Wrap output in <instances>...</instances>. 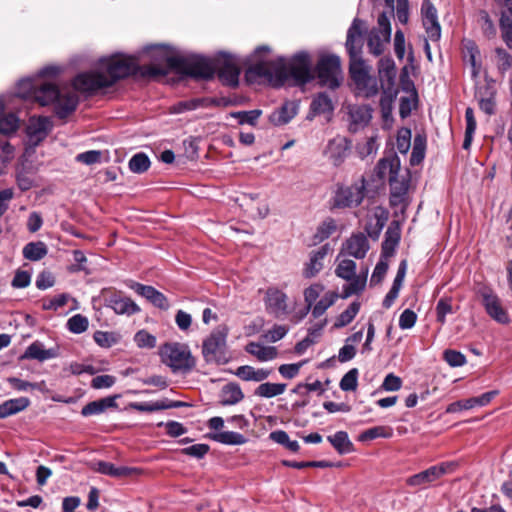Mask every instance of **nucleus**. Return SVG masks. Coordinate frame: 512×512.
<instances>
[{
	"label": "nucleus",
	"instance_id": "nucleus-1",
	"mask_svg": "<svg viewBox=\"0 0 512 512\" xmlns=\"http://www.w3.org/2000/svg\"><path fill=\"white\" fill-rule=\"evenodd\" d=\"M269 52L268 46H260L255 50L254 63L247 70L249 77L263 79L273 86H281L289 78L294 79L298 84H305L313 79L311 58L307 52L295 54L288 63L284 58L270 60L267 55L261 56L262 53Z\"/></svg>",
	"mask_w": 512,
	"mask_h": 512
},
{
	"label": "nucleus",
	"instance_id": "nucleus-2",
	"mask_svg": "<svg viewBox=\"0 0 512 512\" xmlns=\"http://www.w3.org/2000/svg\"><path fill=\"white\" fill-rule=\"evenodd\" d=\"M60 72L58 66H46L34 78L22 79L18 82L16 96L32 99L41 106L55 104V112L65 118L76 109L78 98L72 91L59 90L47 76H55Z\"/></svg>",
	"mask_w": 512,
	"mask_h": 512
},
{
	"label": "nucleus",
	"instance_id": "nucleus-3",
	"mask_svg": "<svg viewBox=\"0 0 512 512\" xmlns=\"http://www.w3.org/2000/svg\"><path fill=\"white\" fill-rule=\"evenodd\" d=\"M138 60L132 56L115 55L99 61L95 71L79 74L73 81L76 90L95 92L112 86L117 80L128 77L138 71Z\"/></svg>",
	"mask_w": 512,
	"mask_h": 512
},
{
	"label": "nucleus",
	"instance_id": "nucleus-4",
	"mask_svg": "<svg viewBox=\"0 0 512 512\" xmlns=\"http://www.w3.org/2000/svg\"><path fill=\"white\" fill-rule=\"evenodd\" d=\"M376 174L380 180L389 182L391 205L404 203L410 185V172L401 168L399 158L391 156L381 159L376 166Z\"/></svg>",
	"mask_w": 512,
	"mask_h": 512
},
{
	"label": "nucleus",
	"instance_id": "nucleus-5",
	"mask_svg": "<svg viewBox=\"0 0 512 512\" xmlns=\"http://www.w3.org/2000/svg\"><path fill=\"white\" fill-rule=\"evenodd\" d=\"M143 57L150 61L149 65H143L142 72L148 76H164L170 70H176L182 63L180 55H174L166 45H152L143 51Z\"/></svg>",
	"mask_w": 512,
	"mask_h": 512
},
{
	"label": "nucleus",
	"instance_id": "nucleus-6",
	"mask_svg": "<svg viewBox=\"0 0 512 512\" xmlns=\"http://www.w3.org/2000/svg\"><path fill=\"white\" fill-rule=\"evenodd\" d=\"M159 354L162 362L170 367L174 373H187L195 367V359L189 347L185 344L178 342L166 343L160 348Z\"/></svg>",
	"mask_w": 512,
	"mask_h": 512
},
{
	"label": "nucleus",
	"instance_id": "nucleus-7",
	"mask_svg": "<svg viewBox=\"0 0 512 512\" xmlns=\"http://www.w3.org/2000/svg\"><path fill=\"white\" fill-rule=\"evenodd\" d=\"M228 328L220 325L204 340L202 353L207 362H226L225 349Z\"/></svg>",
	"mask_w": 512,
	"mask_h": 512
},
{
	"label": "nucleus",
	"instance_id": "nucleus-8",
	"mask_svg": "<svg viewBox=\"0 0 512 512\" xmlns=\"http://www.w3.org/2000/svg\"><path fill=\"white\" fill-rule=\"evenodd\" d=\"M367 47L371 54L380 56L384 53L391 40V24L386 13H381L377 19V26L367 34Z\"/></svg>",
	"mask_w": 512,
	"mask_h": 512
},
{
	"label": "nucleus",
	"instance_id": "nucleus-9",
	"mask_svg": "<svg viewBox=\"0 0 512 512\" xmlns=\"http://www.w3.org/2000/svg\"><path fill=\"white\" fill-rule=\"evenodd\" d=\"M316 72L322 85L331 89L337 88L342 80L340 58L336 55L322 56L317 63Z\"/></svg>",
	"mask_w": 512,
	"mask_h": 512
},
{
	"label": "nucleus",
	"instance_id": "nucleus-10",
	"mask_svg": "<svg viewBox=\"0 0 512 512\" xmlns=\"http://www.w3.org/2000/svg\"><path fill=\"white\" fill-rule=\"evenodd\" d=\"M177 72L199 79H210L214 76L215 65L207 58L200 56H181Z\"/></svg>",
	"mask_w": 512,
	"mask_h": 512
},
{
	"label": "nucleus",
	"instance_id": "nucleus-11",
	"mask_svg": "<svg viewBox=\"0 0 512 512\" xmlns=\"http://www.w3.org/2000/svg\"><path fill=\"white\" fill-rule=\"evenodd\" d=\"M456 467L457 463L455 462H442L438 465L431 466L420 473L410 476L406 480V483L412 487L427 485L440 479L446 474L452 473Z\"/></svg>",
	"mask_w": 512,
	"mask_h": 512
},
{
	"label": "nucleus",
	"instance_id": "nucleus-12",
	"mask_svg": "<svg viewBox=\"0 0 512 512\" xmlns=\"http://www.w3.org/2000/svg\"><path fill=\"white\" fill-rule=\"evenodd\" d=\"M266 310L276 318H282L289 312L288 296L277 287H269L264 297Z\"/></svg>",
	"mask_w": 512,
	"mask_h": 512
},
{
	"label": "nucleus",
	"instance_id": "nucleus-13",
	"mask_svg": "<svg viewBox=\"0 0 512 512\" xmlns=\"http://www.w3.org/2000/svg\"><path fill=\"white\" fill-rule=\"evenodd\" d=\"M364 198L363 189L358 186L340 187L333 197V207L351 208L358 206Z\"/></svg>",
	"mask_w": 512,
	"mask_h": 512
},
{
	"label": "nucleus",
	"instance_id": "nucleus-14",
	"mask_svg": "<svg viewBox=\"0 0 512 512\" xmlns=\"http://www.w3.org/2000/svg\"><path fill=\"white\" fill-rule=\"evenodd\" d=\"M421 13L428 38L434 42L438 41L441 37V27L438 22L435 6L429 0H424L421 6Z\"/></svg>",
	"mask_w": 512,
	"mask_h": 512
},
{
	"label": "nucleus",
	"instance_id": "nucleus-15",
	"mask_svg": "<svg viewBox=\"0 0 512 512\" xmlns=\"http://www.w3.org/2000/svg\"><path fill=\"white\" fill-rule=\"evenodd\" d=\"M52 129V122L48 117H32L27 126L28 143L37 146L42 142Z\"/></svg>",
	"mask_w": 512,
	"mask_h": 512
},
{
	"label": "nucleus",
	"instance_id": "nucleus-16",
	"mask_svg": "<svg viewBox=\"0 0 512 512\" xmlns=\"http://www.w3.org/2000/svg\"><path fill=\"white\" fill-rule=\"evenodd\" d=\"M365 24L362 20L355 18L347 31L346 49L349 57L362 55L363 30Z\"/></svg>",
	"mask_w": 512,
	"mask_h": 512
},
{
	"label": "nucleus",
	"instance_id": "nucleus-17",
	"mask_svg": "<svg viewBox=\"0 0 512 512\" xmlns=\"http://www.w3.org/2000/svg\"><path fill=\"white\" fill-rule=\"evenodd\" d=\"M369 242L363 233L352 234L342 245L341 254L363 259L369 251Z\"/></svg>",
	"mask_w": 512,
	"mask_h": 512
},
{
	"label": "nucleus",
	"instance_id": "nucleus-18",
	"mask_svg": "<svg viewBox=\"0 0 512 512\" xmlns=\"http://www.w3.org/2000/svg\"><path fill=\"white\" fill-rule=\"evenodd\" d=\"M129 287L133 289L138 295L147 299L155 307L162 310L169 309L170 305L167 297L160 291L156 290L154 287L133 281L130 282Z\"/></svg>",
	"mask_w": 512,
	"mask_h": 512
},
{
	"label": "nucleus",
	"instance_id": "nucleus-19",
	"mask_svg": "<svg viewBox=\"0 0 512 512\" xmlns=\"http://www.w3.org/2000/svg\"><path fill=\"white\" fill-rule=\"evenodd\" d=\"M216 69L218 70L219 78L224 84L233 87L238 84L240 69L234 58L225 57L215 66Z\"/></svg>",
	"mask_w": 512,
	"mask_h": 512
},
{
	"label": "nucleus",
	"instance_id": "nucleus-20",
	"mask_svg": "<svg viewBox=\"0 0 512 512\" xmlns=\"http://www.w3.org/2000/svg\"><path fill=\"white\" fill-rule=\"evenodd\" d=\"M483 305L487 314L501 324L509 322L507 311L502 307L500 299L493 293L483 294Z\"/></svg>",
	"mask_w": 512,
	"mask_h": 512
},
{
	"label": "nucleus",
	"instance_id": "nucleus-21",
	"mask_svg": "<svg viewBox=\"0 0 512 512\" xmlns=\"http://www.w3.org/2000/svg\"><path fill=\"white\" fill-rule=\"evenodd\" d=\"M350 143L345 137H336L328 142L325 154L334 165H339L346 158Z\"/></svg>",
	"mask_w": 512,
	"mask_h": 512
},
{
	"label": "nucleus",
	"instance_id": "nucleus-22",
	"mask_svg": "<svg viewBox=\"0 0 512 512\" xmlns=\"http://www.w3.org/2000/svg\"><path fill=\"white\" fill-rule=\"evenodd\" d=\"M106 301L107 306L119 315H133L140 311L139 306L134 301L120 294H113Z\"/></svg>",
	"mask_w": 512,
	"mask_h": 512
},
{
	"label": "nucleus",
	"instance_id": "nucleus-23",
	"mask_svg": "<svg viewBox=\"0 0 512 512\" xmlns=\"http://www.w3.org/2000/svg\"><path fill=\"white\" fill-rule=\"evenodd\" d=\"M329 250V245L325 244L318 250L311 252L309 262L306 263L305 268L303 269V276L305 278H313L323 269V260Z\"/></svg>",
	"mask_w": 512,
	"mask_h": 512
},
{
	"label": "nucleus",
	"instance_id": "nucleus-24",
	"mask_svg": "<svg viewBox=\"0 0 512 512\" xmlns=\"http://www.w3.org/2000/svg\"><path fill=\"white\" fill-rule=\"evenodd\" d=\"M401 229L398 221H392L388 226L382 243V258L391 257L400 241Z\"/></svg>",
	"mask_w": 512,
	"mask_h": 512
},
{
	"label": "nucleus",
	"instance_id": "nucleus-25",
	"mask_svg": "<svg viewBox=\"0 0 512 512\" xmlns=\"http://www.w3.org/2000/svg\"><path fill=\"white\" fill-rule=\"evenodd\" d=\"M388 220V213L382 208H376L373 215L369 218L365 231L372 239L376 240Z\"/></svg>",
	"mask_w": 512,
	"mask_h": 512
},
{
	"label": "nucleus",
	"instance_id": "nucleus-26",
	"mask_svg": "<svg viewBox=\"0 0 512 512\" xmlns=\"http://www.w3.org/2000/svg\"><path fill=\"white\" fill-rule=\"evenodd\" d=\"M271 370L265 368H255L250 365H243L236 369L234 374L243 381L262 382L266 380Z\"/></svg>",
	"mask_w": 512,
	"mask_h": 512
},
{
	"label": "nucleus",
	"instance_id": "nucleus-27",
	"mask_svg": "<svg viewBox=\"0 0 512 512\" xmlns=\"http://www.w3.org/2000/svg\"><path fill=\"white\" fill-rule=\"evenodd\" d=\"M351 126L356 130L366 126L372 118V109L368 105H353L349 108Z\"/></svg>",
	"mask_w": 512,
	"mask_h": 512
},
{
	"label": "nucleus",
	"instance_id": "nucleus-28",
	"mask_svg": "<svg viewBox=\"0 0 512 512\" xmlns=\"http://www.w3.org/2000/svg\"><path fill=\"white\" fill-rule=\"evenodd\" d=\"M298 112V105L294 102L284 103L280 109L274 111L269 119L276 126L285 125L292 120Z\"/></svg>",
	"mask_w": 512,
	"mask_h": 512
},
{
	"label": "nucleus",
	"instance_id": "nucleus-29",
	"mask_svg": "<svg viewBox=\"0 0 512 512\" xmlns=\"http://www.w3.org/2000/svg\"><path fill=\"white\" fill-rule=\"evenodd\" d=\"M94 469H95V471H97L101 474L116 477V478L127 477L136 472L135 468L125 467V466L117 467L114 464H112L110 462H105V461H98L97 463H95Z\"/></svg>",
	"mask_w": 512,
	"mask_h": 512
},
{
	"label": "nucleus",
	"instance_id": "nucleus-30",
	"mask_svg": "<svg viewBox=\"0 0 512 512\" xmlns=\"http://www.w3.org/2000/svg\"><path fill=\"white\" fill-rule=\"evenodd\" d=\"M246 352L256 357L260 362H267L275 359L278 350L273 346H264L257 342H250L246 346Z\"/></svg>",
	"mask_w": 512,
	"mask_h": 512
},
{
	"label": "nucleus",
	"instance_id": "nucleus-31",
	"mask_svg": "<svg viewBox=\"0 0 512 512\" xmlns=\"http://www.w3.org/2000/svg\"><path fill=\"white\" fill-rule=\"evenodd\" d=\"M244 394L237 383L224 385L220 392V404L223 406L235 405L242 401Z\"/></svg>",
	"mask_w": 512,
	"mask_h": 512
},
{
	"label": "nucleus",
	"instance_id": "nucleus-32",
	"mask_svg": "<svg viewBox=\"0 0 512 512\" xmlns=\"http://www.w3.org/2000/svg\"><path fill=\"white\" fill-rule=\"evenodd\" d=\"M131 409L140 412H154L158 410H164L169 408H177L184 406L183 402H166V401H155V402H134L129 404Z\"/></svg>",
	"mask_w": 512,
	"mask_h": 512
},
{
	"label": "nucleus",
	"instance_id": "nucleus-33",
	"mask_svg": "<svg viewBox=\"0 0 512 512\" xmlns=\"http://www.w3.org/2000/svg\"><path fill=\"white\" fill-rule=\"evenodd\" d=\"M29 404L30 401L26 397H20L5 401L0 405V419H4L8 416L23 411L29 406Z\"/></svg>",
	"mask_w": 512,
	"mask_h": 512
},
{
	"label": "nucleus",
	"instance_id": "nucleus-34",
	"mask_svg": "<svg viewBox=\"0 0 512 512\" xmlns=\"http://www.w3.org/2000/svg\"><path fill=\"white\" fill-rule=\"evenodd\" d=\"M327 440L341 455L348 454L354 451V445L349 439L347 432L345 431H338L334 435L328 436Z\"/></svg>",
	"mask_w": 512,
	"mask_h": 512
},
{
	"label": "nucleus",
	"instance_id": "nucleus-35",
	"mask_svg": "<svg viewBox=\"0 0 512 512\" xmlns=\"http://www.w3.org/2000/svg\"><path fill=\"white\" fill-rule=\"evenodd\" d=\"M357 92L363 97L369 98L375 96L379 89L377 79L368 74L361 77V80L354 81Z\"/></svg>",
	"mask_w": 512,
	"mask_h": 512
},
{
	"label": "nucleus",
	"instance_id": "nucleus-36",
	"mask_svg": "<svg viewBox=\"0 0 512 512\" xmlns=\"http://www.w3.org/2000/svg\"><path fill=\"white\" fill-rule=\"evenodd\" d=\"M367 273L368 270H366L363 275L353 276V278L349 280L350 283L343 287L341 298L346 299L352 295H358L362 293L366 287Z\"/></svg>",
	"mask_w": 512,
	"mask_h": 512
},
{
	"label": "nucleus",
	"instance_id": "nucleus-37",
	"mask_svg": "<svg viewBox=\"0 0 512 512\" xmlns=\"http://www.w3.org/2000/svg\"><path fill=\"white\" fill-rule=\"evenodd\" d=\"M339 297H341V295H339L335 291L326 292L324 296L312 306V316L314 318L321 317L328 308L334 305V303L337 301Z\"/></svg>",
	"mask_w": 512,
	"mask_h": 512
},
{
	"label": "nucleus",
	"instance_id": "nucleus-38",
	"mask_svg": "<svg viewBox=\"0 0 512 512\" xmlns=\"http://www.w3.org/2000/svg\"><path fill=\"white\" fill-rule=\"evenodd\" d=\"M287 385L284 383L265 382L260 384L254 391V395L261 398H272L283 394Z\"/></svg>",
	"mask_w": 512,
	"mask_h": 512
},
{
	"label": "nucleus",
	"instance_id": "nucleus-39",
	"mask_svg": "<svg viewBox=\"0 0 512 512\" xmlns=\"http://www.w3.org/2000/svg\"><path fill=\"white\" fill-rule=\"evenodd\" d=\"M216 101L209 98H196L185 101H180L172 107L173 113H183L186 111H192L199 107H207L211 104H215Z\"/></svg>",
	"mask_w": 512,
	"mask_h": 512
},
{
	"label": "nucleus",
	"instance_id": "nucleus-40",
	"mask_svg": "<svg viewBox=\"0 0 512 512\" xmlns=\"http://www.w3.org/2000/svg\"><path fill=\"white\" fill-rule=\"evenodd\" d=\"M23 357L45 361L55 357V352L52 349H44L43 345L39 342H34L27 347Z\"/></svg>",
	"mask_w": 512,
	"mask_h": 512
},
{
	"label": "nucleus",
	"instance_id": "nucleus-41",
	"mask_svg": "<svg viewBox=\"0 0 512 512\" xmlns=\"http://www.w3.org/2000/svg\"><path fill=\"white\" fill-rule=\"evenodd\" d=\"M378 71L382 82H388V84L395 82V63L390 57H383L379 60Z\"/></svg>",
	"mask_w": 512,
	"mask_h": 512
},
{
	"label": "nucleus",
	"instance_id": "nucleus-42",
	"mask_svg": "<svg viewBox=\"0 0 512 512\" xmlns=\"http://www.w3.org/2000/svg\"><path fill=\"white\" fill-rule=\"evenodd\" d=\"M48 250L45 243L38 242H30L26 244L23 248V256L25 259L30 261H39L44 258L47 254Z\"/></svg>",
	"mask_w": 512,
	"mask_h": 512
},
{
	"label": "nucleus",
	"instance_id": "nucleus-43",
	"mask_svg": "<svg viewBox=\"0 0 512 512\" xmlns=\"http://www.w3.org/2000/svg\"><path fill=\"white\" fill-rule=\"evenodd\" d=\"M393 435V430L388 426H375L363 431L358 440L361 442L374 440L376 438H390Z\"/></svg>",
	"mask_w": 512,
	"mask_h": 512
},
{
	"label": "nucleus",
	"instance_id": "nucleus-44",
	"mask_svg": "<svg viewBox=\"0 0 512 512\" xmlns=\"http://www.w3.org/2000/svg\"><path fill=\"white\" fill-rule=\"evenodd\" d=\"M360 306L358 301L352 302L348 308L337 317L334 328L339 329L350 324L358 314Z\"/></svg>",
	"mask_w": 512,
	"mask_h": 512
},
{
	"label": "nucleus",
	"instance_id": "nucleus-45",
	"mask_svg": "<svg viewBox=\"0 0 512 512\" xmlns=\"http://www.w3.org/2000/svg\"><path fill=\"white\" fill-rule=\"evenodd\" d=\"M311 111L314 114H324L333 111V103L325 93H319L311 103Z\"/></svg>",
	"mask_w": 512,
	"mask_h": 512
},
{
	"label": "nucleus",
	"instance_id": "nucleus-46",
	"mask_svg": "<svg viewBox=\"0 0 512 512\" xmlns=\"http://www.w3.org/2000/svg\"><path fill=\"white\" fill-rule=\"evenodd\" d=\"M213 439L219 443L226 445H242L247 441L244 435L234 431H222L216 433L213 436Z\"/></svg>",
	"mask_w": 512,
	"mask_h": 512
},
{
	"label": "nucleus",
	"instance_id": "nucleus-47",
	"mask_svg": "<svg viewBox=\"0 0 512 512\" xmlns=\"http://www.w3.org/2000/svg\"><path fill=\"white\" fill-rule=\"evenodd\" d=\"M425 149L426 137L421 134H417L414 138L413 149L410 157L411 165H418L422 162L425 156Z\"/></svg>",
	"mask_w": 512,
	"mask_h": 512
},
{
	"label": "nucleus",
	"instance_id": "nucleus-48",
	"mask_svg": "<svg viewBox=\"0 0 512 512\" xmlns=\"http://www.w3.org/2000/svg\"><path fill=\"white\" fill-rule=\"evenodd\" d=\"M337 225L334 219L327 218L324 220L317 228L316 233L314 234V243H320L326 239H328L335 231Z\"/></svg>",
	"mask_w": 512,
	"mask_h": 512
},
{
	"label": "nucleus",
	"instance_id": "nucleus-49",
	"mask_svg": "<svg viewBox=\"0 0 512 512\" xmlns=\"http://www.w3.org/2000/svg\"><path fill=\"white\" fill-rule=\"evenodd\" d=\"M349 72L353 82L356 80H361V77L369 73L368 67L365 65L362 59V55L350 57Z\"/></svg>",
	"mask_w": 512,
	"mask_h": 512
},
{
	"label": "nucleus",
	"instance_id": "nucleus-50",
	"mask_svg": "<svg viewBox=\"0 0 512 512\" xmlns=\"http://www.w3.org/2000/svg\"><path fill=\"white\" fill-rule=\"evenodd\" d=\"M335 274L343 280H351L356 275V263L351 259L341 260L335 269Z\"/></svg>",
	"mask_w": 512,
	"mask_h": 512
},
{
	"label": "nucleus",
	"instance_id": "nucleus-51",
	"mask_svg": "<svg viewBox=\"0 0 512 512\" xmlns=\"http://www.w3.org/2000/svg\"><path fill=\"white\" fill-rule=\"evenodd\" d=\"M150 164L149 157L145 153L139 152L129 160V169L133 173L141 174L148 170Z\"/></svg>",
	"mask_w": 512,
	"mask_h": 512
},
{
	"label": "nucleus",
	"instance_id": "nucleus-52",
	"mask_svg": "<svg viewBox=\"0 0 512 512\" xmlns=\"http://www.w3.org/2000/svg\"><path fill=\"white\" fill-rule=\"evenodd\" d=\"M498 393H499L498 390H492V391L483 393L482 395H480L478 397H472L469 399H465V400H463L464 410L471 409L475 406H485L488 403H490L492 401V399H494L498 395Z\"/></svg>",
	"mask_w": 512,
	"mask_h": 512
},
{
	"label": "nucleus",
	"instance_id": "nucleus-53",
	"mask_svg": "<svg viewBox=\"0 0 512 512\" xmlns=\"http://www.w3.org/2000/svg\"><path fill=\"white\" fill-rule=\"evenodd\" d=\"M397 96V89L395 88V82L388 84V82H382V95L380 98V106L383 111L389 110L395 97Z\"/></svg>",
	"mask_w": 512,
	"mask_h": 512
},
{
	"label": "nucleus",
	"instance_id": "nucleus-54",
	"mask_svg": "<svg viewBox=\"0 0 512 512\" xmlns=\"http://www.w3.org/2000/svg\"><path fill=\"white\" fill-rule=\"evenodd\" d=\"M19 127V119L13 114L9 113L7 115L0 116V133L4 135L13 134L17 131Z\"/></svg>",
	"mask_w": 512,
	"mask_h": 512
},
{
	"label": "nucleus",
	"instance_id": "nucleus-55",
	"mask_svg": "<svg viewBox=\"0 0 512 512\" xmlns=\"http://www.w3.org/2000/svg\"><path fill=\"white\" fill-rule=\"evenodd\" d=\"M270 438L292 452H297L300 449V445L295 440H290L289 435L283 430H277L270 433Z\"/></svg>",
	"mask_w": 512,
	"mask_h": 512
},
{
	"label": "nucleus",
	"instance_id": "nucleus-56",
	"mask_svg": "<svg viewBox=\"0 0 512 512\" xmlns=\"http://www.w3.org/2000/svg\"><path fill=\"white\" fill-rule=\"evenodd\" d=\"M88 326V318L81 314H76L67 321L68 330L74 334H81L85 332L88 329Z\"/></svg>",
	"mask_w": 512,
	"mask_h": 512
},
{
	"label": "nucleus",
	"instance_id": "nucleus-57",
	"mask_svg": "<svg viewBox=\"0 0 512 512\" xmlns=\"http://www.w3.org/2000/svg\"><path fill=\"white\" fill-rule=\"evenodd\" d=\"M324 291V286L320 283H314L304 290V300L306 303V310L309 311L314 305L317 298Z\"/></svg>",
	"mask_w": 512,
	"mask_h": 512
},
{
	"label": "nucleus",
	"instance_id": "nucleus-58",
	"mask_svg": "<svg viewBox=\"0 0 512 512\" xmlns=\"http://www.w3.org/2000/svg\"><path fill=\"white\" fill-rule=\"evenodd\" d=\"M411 146V130L408 128H401L397 133L396 147L398 152L406 154Z\"/></svg>",
	"mask_w": 512,
	"mask_h": 512
},
{
	"label": "nucleus",
	"instance_id": "nucleus-59",
	"mask_svg": "<svg viewBox=\"0 0 512 512\" xmlns=\"http://www.w3.org/2000/svg\"><path fill=\"white\" fill-rule=\"evenodd\" d=\"M358 384V370H349L341 379L339 386L342 391H355Z\"/></svg>",
	"mask_w": 512,
	"mask_h": 512
},
{
	"label": "nucleus",
	"instance_id": "nucleus-60",
	"mask_svg": "<svg viewBox=\"0 0 512 512\" xmlns=\"http://www.w3.org/2000/svg\"><path fill=\"white\" fill-rule=\"evenodd\" d=\"M261 110L239 111L231 113V116L237 118L239 124L255 125L258 118L261 116Z\"/></svg>",
	"mask_w": 512,
	"mask_h": 512
},
{
	"label": "nucleus",
	"instance_id": "nucleus-61",
	"mask_svg": "<svg viewBox=\"0 0 512 512\" xmlns=\"http://www.w3.org/2000/svg\"><path fill=\"white\" fill-rule=\"evenodd\" d=\"M15 157V149L6 139H0V165L6 166Z\"/></svg>",
	"mask_w": 512,
	"mask_h": 512
},
{
	"label": "nucleus",
	"instance_id": "nucleus-62",
	"mask_svg": "<svg viewBox=\"0 0 512 512\" xmlns=\"http://www.w3.org/2000/svg\"><path fill=\"white\" fill-rule=\"evenodd\" d=\"M443 358L451 367H461L466 363L465 355L452 349L445 350L443 353Z\"/></svg>",
	"mask_w": 512,
	"mask_h": 512
},
{
	"label": "nucleus",
	"instance_id": "nucleus-63",
	"mask_svg": "<svg viewBox=\"0 0 512 512\" xmlns=\"http://www.w3.org/2000/svg\"><path fill=\"white\" fill-rule=\"evenodd\" d=\"M93 338L94 341L103 348H110L117 342V337L112 332L96 331Z\"/></svg>",
	"mask_w": 512,
	"mask_h": 512
},
{
	"label": "nucleus",
	"instance_id": "nucleus-64",
	"mask_svg": "<svg viewBox=\"0 0 512 512\" xmlns=\"http://www.w3.org/2000/svg\"><path fill=\"white\" fill-rule=\"evenodd\" d=\"M134 341L140 348H154L156 346V338L145 330L138 331L134 336Z\"/></svg>",
	"mask_w": 512,
	"mask_h": 512
}]
</instances>
